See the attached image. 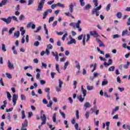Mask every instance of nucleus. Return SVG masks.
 Masks as SVG:
<instances>
[{"instance_id":"obj_39","label":"nucleus","mask_w":130,"mask_h":130,"mask_svg":"<svg viewBox=\"0 0 130 130\" xmlns=\"http://www.w3.org/2000/svg\"><path fill=\"white\" fill-rule=\"evenodd\" d=\"M82 94H83V97H86L87 95V90H82Z\"/></svg>"},{"instance_id":"obj_50","label":"nucleus","mask_w":130,"mask_h":130,"mask_svg":"<svg viewBox=\"0 0 130 130\" xmlns=\"http://www.w3.org/2000/svg\"><path fill=\"white\" fill-rule=\"evenodd\" d=\"M56 7H58L57 4H53L51 5V8L53 10L54 9H55Z\"/></svg>"},{"instance_id":"obj_18","label":"nucleus","mask_w":130,"mask_h":130,"mask_svg":"<svg viewBox=\"0 0 130 130\" xmlns=\"http://www.w3.org/2000/svg\"><path fill=\"white\" fill-rule=\"evenodd\" d=\"M77 99H78L80 102H84V100H85V98H82V95H77Z\"/></svg>"},{"instance_id":"obj_19","label":"nucleus","mask_w":130,"mask_h":130,"mask_svg":"<svg viewBox=\"0 0 130 130\" xmlns=\"http://www.w3.org/2000/svg\"><path fill=\"white\" fill-rule=\"evenodd\" d=\"M75 67H76V68H77V69H78V71L77 72H76V74L79 75V74H80V70L81 69V66H80V63H77Z\"/></svg>"},{"instance_id":"obj_6","label":"nucleus","mask_w":130,"mask_h":130,"mask_svg":"<svg viewBox=\"0 0 130 130\" xmlns=\"http://www.w3.org/2000/svg\"><path fill=\"white\" fill-rule=\"evenodd\" d=\"M41 119L43 120V121L41 123V124L42 125L46 123V116L45 115V114H43V115L41 116Z\"/></svg>"},{"instance_id":"obj_17","label":"nucleus","mask_w":130,"mask_h":130,"mask_svg":"<svg viewBox=\"0 0 130 130\" xmlns=\"http://www.w3.org/2000/svg\"><path fill=\"white\" fill-rule=\"evenodd\" d=\"M119 110V106H117L115 108V109H113L112 110V113H111V114L112 115H113V114H114V113L115 112H116V111H117L118 110Z\"/></svg>"},{"instance_id":"obj_60","label":"nucleus","mask_w":130,"mask_h":130,"mask_svg":"<svg viewBox=\"0 0 130 130\" xmlns=\"http://www.w3.org/2000/svg\"><path fill=\"white\" fill-rule=\"evenodd\" d=\"M32 22H29L27 24V28H31V26H32Z\"/></svg>"},{"instance_id":"obj_40","label":"nucleus","mask_w":130,"mask_h":130,"mask_svg":"<svg viewBox=\"0 0 130 130\" xmlns=\"http://www.w3.org/2000/svg\"><path fill=\"white\" fill-rule=\"evenodd\" d=\"M79 2L80 3V5L81 7H84L85 6V3L84 2V0H79Z\"/></svg>"},{"instance_id":"obj_11","label":"nucleus","mask_w":130,"mask_h":130,"mask_svg":"<svg viewBox=\"0 0 130 130\" xmlns=\"http://www.w3.org/2000/svg\"><path fill=\"white\" fill-rule=\"evenodd\" d=\"M51 53L53 56H54L55 59L56 60V61H58V53H57V52H52Z\"/></svg>"},{"instance_id":"obj_42","label":"nucleus","mask_w":130,"mask_h":130,"mask_svg":"<svg viewBox=\"0 0 130 130\" xmlns=\"http://www.w3.org/2000/svg\"><path fill=\"white\" fill-rule=\"evenodd\" d=\"M40 30H41V26H39L38 27H37V30H35V33H38Z\"/></svg>"},{"instance_id":"obj_56","label":"nucleus","mask_w":130,"mask_h":130,"mask_svg":"<svg viewBox=\"0 0 130 130\" xmlns=\"http://www.w3.org/2000/svg\"><path fill=\"white\" fill-rule=\"evenodd\" d=\"M68 36V33H66L62 37V40L63 41H64V39H66V37H67Z\"/></svg>"},{"instance_id":"obj_9","label":"nucleus","mask_w":130,"mask_h":130,"mask_svg":"<svg viewBox=\"0 0 130 130\" xmlns=\"http://www.w3.org/2000/svg\"><path fill=\"white\" fill-rule=\"evenodd\" d=\"M81 21L80 20H78L77 22L76 23V28H77L78 29V31L79 32H81L82 31V28L80 27V24H81Z\"/></svg>"},{"instance_id":"obj_63","label":"nucleus","mask_w":130,"mask_h":130,"mask_svg":"<svg viewBox=\"0 0 130 130\" xmlns=\"http://www.w3.org/2000/svg\"><path fill=\"white\" fill-rule=\"evenodd\" d=\"M65 55L66 56H68L70 55V51H69V50H66L65 51Z\"/></svg>"},{"instance_id":"obj_28","label":"nucleus","mask_w":130,"mask_h":130,"mask_svg":"<svg viewBox=\"0 0 130 130\" xmlns=\"http://www.w3.org/2000/svg\"><path fill=\"white\" fill-rule=\"evenodd\" d=\"M70 63V62L69 61H67L64 64V70H66L67 68H68V66H69V64Z\"/></svg>"},{"instance_id":"obj_51","label":"nucleus","mask_w":130,"mask_h":130,"mask_svg":"<svg viewBox=\"0 0 130 130\" xmlns=\"http://www.w3.org/2000/svg\"><path fill=\"white\" fill-rule=\"evenodd\" d=\"M6 93L7 94V98H8L9 99H11V98H12V95H11V93H10V92L8 91H7Z\"/></svg>"},{"instance_id":"obj_53","label":"nucleus","mask_w":130,"mask_h":130,"mask_svg":"<svg viewBox=\"0 0 130 130\" xmlns=\"http://www.w3.org/2000/svg\"><path fill=\"white\" fill-rule=\"evenodd\" d=\"M68 100H69V103H70V104H73V101L72 97H69Z\"/></svg>"},{"instance_id":"obj_2","label":"nucleus","mask_w":130,"mask_h":130,"mask_svg":"<svg viewBox=\"0 0 130 130\" xmlns=\"http://www.w3.org/2000/svg\"><path fill=\"white\" fill-rule=\"evenodd\" d=\"M69 12H65L64 14L66 16L68 17H71L72 16V14H73V12H74V4L73 3H70L69 6Z\"/></svg>"},{"instance_id":"obj_55","label":"nucleus","mask_w":130,"mask_h":130,"mask_svg":"<svg viewBox=\"0 0 130 130\" xmlns=\"http://www.w3.org/2000/svg\"><path fill=\"white\" fill-rule=\"evenodd\" d=\"M49 105H47V107H51V106H52V101H49Z\"/></svg>"},{"instance_id":"obj_23","label":"nucleus","mask_w":130,"mask_h":130,"mask_svg":"<svg viewBox=\"0 0 130 130\" xmlns=\"http://www.w3.org/2000/svg\"><path fill=\"white\" fill-rule=\"evenodd\" d=\"M115 70V67L112 66L109 68L108 71L109 72H114Z\"/></svg>"},{"instance_id":"obj_10","label":"nucleus","mask_w":130,"mask_h":130,"mask_svg":"<svg viewBox=\"0 0 130 130\" xmlns=\"http://www.w3.org/2000/svg\"><path fill=\"white\" fill-rule=\"evenodd\" d=\"M89 35H90L91 36H93V37H98L99 36V35H98V33H97L96 31H90Z\"/></svg>"},{"instance_id":"obj_52","label":"nucleus","mask_w":130,"mask_h":130,"mask_svg":"<svg viewBox=\"0 0 130 130\" xmlns=\"http://www.w3.org/2000/svg\"><path fill=\"white\" fill-rule=\"evenodd\" d=\"M23 19H25V16L24 15L22 14L19 16V20L20 21H22Z\"/></svg>"},{"instance_id":"obj_25","label":"nucleus","mask_w":130,"mask_h":130,"mask_svg":"<svg viewBox=\"0 0 130 130\" xmlns=\"http://www.w3.org/2000/svg\"><path fill=\"white\" fill-rule=\"evenodd\" d=\"M52 48H53V46H52V45L50 44L47 45L46 49H48V50H49L52 49Z\"/></svg>"},{"instance_id":"obj_26","label":"nucleus","mask_w":130,"mask_h":130,"mask_svg":"<svg viewBox=\"0 0 130 130\" xmlns=\"http://www.w3.org/2000/svg\"><path fill=\"white\" fill-rule=\"evenodd\" d=\"M129 64H130V62L127 61L126 64H125L123 65L124 69H128V66H129Z\"/></svg>"},{"instance_id":"obj_14","label":"nucleus","mask_w":130,"mask_h":130,"mask_svg":"<svg viewBox=\"0 0 130 130\" xmlns=\"http://www.w3.org/2000/svg\"><path fill=\"white\" fill-rule=\"evenodd\" d=\"M8 67L9 69H15V67H14V64L11 63V61H10V60H9L8 61Z\"/></svg>"},{"instance_id":"obj_22","label":"nucleus","mask_w":130,"mask_h":130,"mask_svg":"<svg viewBox=\"0 0 130 130\" xmlns=\"http://www.w3.org/2000/svg\"><path fill=\"white\" fill-rule=\"evenodd\" d=\"M14 36L17 37V38H19V37H20V31L14 32Z\"/></svg>"},{"instance_id":"obj_12","label":"nucleus","mask_w":130,"mask_h":130,"mask_svg":"<svg viewBox=\"0 0 130 130\" xmlns=\"http://www.w3.org/2000/svg\"><path fill=\"white\" fill-rule=\"evenodd\" d=\"M10 2L8 0H2L1 3H0V7L2 8L3 6H6Z\"/></svg>"},{"instance_id":"obj_64","label":"nucleus","mask_w":130,"mask_h":130,"mask_svg":"<svg viewBox=\"0 0 130 130\" xmlns=\"http://www.w3.org/2000/svg\"><path fill=\"white\" fill-rule=\"evenodd\" d=\"M13 110V108L10 109H6V112H11Z\"/></svg>"},{"instance_id":"obj_37","label":"nucleus","mask_w":130,"mask_h":130,"mask_svg":"<svg viewBox=\"0 0 130 130\" xmlns=\"http://www.w3.org/2000/svg\"><path fill=\"white\" fill-rule=\"evenodd\" d=\"M40 44V43L39 41H36L34 44V46H36L37 47L39 46V45Z\"/></svg>"},{"instance_id":"obj_3","label":"nucleus","mask_w":130,"mask_h":130,"mask_svg":"<svg viewBox=\"0 0 130 130\" xmlns=\"http://www.w3.org/2000/svg\"><path fill=\"white\" fill-rule=\"evenodd\" d=\"M44 4H45V0H41L40 2L39 3L38 10L39 11H42V8H43Z\"/></svg>"},{"instance_id":"obj_32","label":"nucleus","mask_w":130,"mask_h":130,"mask_svg":"<svg viewBox=\"0 0 130 130\" xmlns=\"http://www.w3.org/2000/svg\"><path fill=\"white\" fill-rule=\"evenodd\" d=\"M91 5L90 4H87L85 7V10H86L88 11V10H90V8H91Z\"/></svg>"},{"instance_id":"obj_1","label":"nucleus","mask_w":130,"mask_h":130,"mask_svg":"<svg viewBox=\"0 0 130 130\" xmlns=\"http://www.w3.org/2000/svg\"><path fill=\"white\" fill-rule=\"evenodd\" d=\"M12 19L13 21H15L16 22H18V18L17 17L13 16L12 17L9 16L7 18H1V20L4 21L6 24H10L11 22H12Z\"/></svg>"},{"instance_id":"obj_31","label":"nucleus","mask_w":130,"mask_h":130,"mask_svg":"<svg viewBox=\"0 0 130 130\" xmlns=\"http://www.w3.org/2000/svg\"><path fill=\"white\" fill-rule=\"evenodd\" d=\"M86 37H87V39H86V42H88V41H89V40H90V38H91V35L89 34H86Z\"/></svg>"},{"instance_id":"obj_46","label":"nucleus","mask_w":130,"mask_h":130,"mask_svg":"<svg viewBox=\"0 0 130 130\" xmlns=\"http://www.w3.org/2000/svg\"><path fill=\"white\" fill-rule=\"evenodd\" d=\"M21 100H22V101L26 100V96H25V95H24V94H21Z\"/></svg>"},{"instance_id":"obj_33","label":"nucleus","mask_w":130,"mask_h":130,"mask_svg":"<svg viewBox=\"0 0 130 130\" xmlns=\"http://www.w3.org/2000/svg\"><path fill=\"white\" fill-rule=\"evenodd\" d=\"M74 127L76 130H81V128H79V123H76L74 125Z\"/></svg>"},{"instance_id":"obj_61","label":"nucleus","mask_w":130,"mask_h":130,"mask_svg":"<svg viewBox=\"0 0 130 130\" xmlns=\"http://www.w3.org/2000/svg\"><path fill=\"white\" fill-rule=\"evenodd\" d=\"M36 78L37 80L39 79V78H40V74H39V73H38L37 74V75H36Z\"/></svg>"},{"instance_id":"obj_13","label":"nucleus","mask_w":130,"mask_h":130,"mask_svg":"<svg viewBox=\"0 0 130 130\" xmlns=\"http://www.w3.org/2000/svg\"><path fill=\"white\" fill-rule=\"evenodd\" d=\"M25 124H22V127L21 130H27V128H24L25 127H27L28 126V121L27 120H25Z\"/></svg>"},{"instance_id":"obj_38","label":"nucleus","mask_w":130,"mask_h":130,"mask_svg":"<svg viewBox=\"0 0 130 130\" xmlns=\"http://www.w3.org/2000/svg\"><path fill=\"white\" fill-rule=\"evenodd\" d=\"M21 114H22V119H24V118L26 117V116L25 115V111H22Z\"/></svg>"},{"instance_id":"obj_36","label":"nucleus","mask_w":130,"mask_h":130,"mask_svg":"<svg viewBox=\"0 0 130 130\" xmlns=\"http://www.w3.org/2000/svg\"><path fill=\"white\" fill-rule=\"evenodd\" d=\"M15 30V27H11L10 29H9V34H13V31Z\"/></svg>"},{"instance_id":"obj_4","label":"nucleus","mask_w":130,"mask_h":130,"mask_svg":"<svg viewBox=\"0 0 130 130\" xmlns=\"http://www.w3.org/2000/svg\"><path fill=\"white\" fill-rule=\"evenodd\" d=\"M49 13H52V10L48 9V10H46L43 14V19H46V17H47V15H48V14H49Z\"/></svg>"},{"instance_id":"obj_21","label":"nucleus","mask_w":130,"mask_h":130,"mask_svg":"<svg viewBox=\"0 0 130 130\" xmlns=\"http://www.w3.org/2000/svg\"><path fill=\"white\" fill-rule=\"evenodd\" d=\"M108 84V81L106 80H104L102 82V86L103 87V86H105L106 85Z\"/></svg>"},{"instance_id":"obj_57","label":"nucleus","mask_w":130,"mask_h":130,"mask_svg":"<svg viewBox=\"0 0 130 130\" xmlns=\"http://www.w3.org/2000/svg\"><path fill=\"white\" fill-rule=\"evenodd\" d=\"M58 7H60V8H64V5L62 4L61 3H57Z\"/></svg>"},{"instance_id":"obj_35","label":"nucleus","mask_w":130,"mask_h":130,"mask_svg":"<svg viewBox=\"0 0 130 130\" xmlns=\"http://www.w3.org/2000/svg\"><path fill=\"white\" fill-rule=\"evenodd\" d=\"M93 3L94 4L95 8H96V7H98V0H93Z\"/></svg>"},{"instance_id":"obj_16","label":"nucleus","mask_w":130,"mask_h":130,"mask_svg":"<svg viewBox=\"0 0 130 130\" xmlns=\"http://www.w3.org/2000/svg\"><path fill=\"white\" fill-rule=\"evenodd\" d=\"M52 120L53 121V122H54L55 123H56V122H57V121L56 120V113H54L53 114V117H52Z\"/></svg>"},{"instance_id":"obj_8","label":"nucleus","mask_w":130,"mask_h":130,"mask_svg":"<svg viewBox=\"0 0 130 130\" xmlns=\"http://www.w3.org/2000/svg\"><path fill=\"white\" fill-rule=\"evenodd\" d=\"M17 100H18V95H16V94H13V102L14 106L16 105V104L17 103Z\"/></svg>"},{"instance_id":"obj_54","label":"nucleus","mask_w":130,"mask_h":130,"mask_svg":"<svg viewBox=\"0 0 130 130\" xmlns=\"http://www.w3.org/2000/svg\"><path fill=\"white\" fill-rule=\"evenodd\" d=\"M50 88H45V92H46V93H50Z\"/></svg>"},{"instance_id":"obj_62","label":"nucleus","mask_w":130,"mask_h":130,"mask_svg":"<svg viewBox=\"0 0 130 130\" xmlns=\"http://www.w3.org/2000/svg\"><path fill=\"white\" fill-rule=\"evenodd\" d=\"M53 3H54V0H53V1H50V2H47V5H51L53 4Z\"/></svg>"},{"instance_id":"obj_43","label":"nucleus","mask_w":130,"mask_h":130,"mask_svg":"<svg viewBox=\"0 0 130 130\" xmlns=\"http://www.w3.org/2000/svg\"><path fill=\"white\" fill-rule=\"evenodd\" d=\"M6 75L8 79H12V75H11V74L6 73Z\"/></svg>"},{"instance_id":"obj_29","label":"nucleus","mask_w":130,"mask_h":130,"mask_svg":"<svg viewBox=\"0 0 130 130\" xmlns=\"http://www.w3.org/2000/svg\"><path fill=\"white\" fill-rule=\"evenodd\" d=\"M58 82H59V87L60 88H61V87L62 86V84H63V82L61 81V80H60V79H58Z\"/></svg>"},{"instance_id":"obj_59","label":"nucleus","mask_w":130,"mask_h":130,"mask_svg":"<svg viewBox=\"0 0 130 130\" xmlns=\"http://www.w3.org/2000/svg\"><path fill=\"white\" fill-rule=\"evenodd\" d=\"M53 20H54V17H50L49 19V23H50V22H52Z\"/></svg>"},{"instance_id":"obj_47","label":"nucleus","mask_w":130,"mask_h":130,"mask_svg":"<svg viewBox=\"0 0 130 130\" xmlns=\"http://www.w3.org/2000/svg\"><path fill=\"white\" fill-rule=\"evenodd\" d=\"M2 48L3 51H7V49H6V45H5V44H2Z\"/></svg>"},{"instance_id":"obj_27","label":"nucleus","mask_w":130,"mask_h":130,"mask_svg":"<svg viewBox=\"0 0 130 130\" xmlns=\"http://www.w3.org/2000/svg\"><path fill=\"white\" fill-rule=\"evenodd\" d=\"M44 29L45 31H46V35H48V29L46 27V24H45L44 25Z\"/></svg>"},{"instance_id":"obj_5","label":"nucleus","mask_w":130,"mask_h":130,"mask_svg":"<svg viewBox=\"0 0 130 130\" xmlns=\"http://www.w3.org/2000/svg\"><path fill=\"white\" fill-rule=\"evenodd\" d=\"M69 38L70 39V41L68 42V44L69 45H71V44H76L77 42L76 41V40L75 39H73V37H72V36H69Z\"/></svg>"},{"instance_id":"obj_30","label":"nucleus","mask_w":130,"mask_h":130,"mask_svg":"<svg viewBox=\"0 0 130 130\" xmlns=\"http://www.w3.org/2000/svg\"><path fill=\"white\" fill-rule=\"evenodd\" d=\"M117 17L118 19H121V17H122V14L120 12H118L117 13Z\"/></svg>"},{"instance_id":"obj_24","label":"nucleus","mask_w":130,"mask_h":130,"mask_svg":"<svg viewBox=\"0 0 130 130\" xmlns=\"http://www.w3.org/2000/svg\"><path fill=\"white\" fill-rule=\"evenodd\" d=\"M85 41H86V35H84L82 40V43H83V46H85V45H86Z\"/></svg>"},{"instance_id":"obj_49","label":"nucleus","mask_w":130,"mask_h":130,"mask_svg":"<svg viewBox=\"0 0 130 130\" xmlns=\"http://www.w3.org/2000/svg\"><path fill=\"white\" fill-rule=\"evenodd\" d=\"M56 70L57 71V72L59 73H60V72H59V66L58 65V64H56Z\"/></svg>"},{"instance_id":"obj_44","label":"nucleus","mask_w":130,"mask_h":130,"mask_svg":"<svg viewBox=\"0 0 130 130\" xmlns=\"http://www.w3.org/2000/svg\"><path fill=\"white\" fill-rule=\"evenodd\" d=\"M110 7H111V5L110 4H108L107 6L106 10V11H107V12H108V11H109L110 10Z\"/></svg>"},{"instance_id":"obj_15","label":"nucleus","mask_w":130,"mask_h":130,"mask_svg":"<svg viewBox=\"0 0 130 130\" xmlns=\"http://www.w3.org/2000/svg\"><path fill=\"white\" fill-rule=\"evenodd\" d=\"M84 107H85V110H87V108H90L91 107V105H90V103L86 102L84 105Z\"/></svg>"},{"instance_id":"obj_41","label":"nucleus","mask_w":130,"mask_h":130,"mask_svg":"<svg viewBox=\"0 0 130 130\" xmlns=\"http://www.w3.org/2000/svg\"><path fill=\"white\" fill-rule=\"evenodd\" d=\"M69 25L71 26V27H73V28H76V23H75V22L70 23Z\"/></svg>"},{"instance_id":"obj_20","label":"nucleus","mask_w":130,"mask_h":130,"mask_svg":"<svg viewBox=\"0 0 130 130\" xmlns=\"http://www.w3.org/2000/svg\"><path fill=\"white\" fill-rule=\"evenodd\" d=\"M127 32H128L127 29H126L125 30H123L122 32V36H124V35H127V36H129L130 34H127Z\"/></svg>"},{"instance_id":"obj_58","label":"nucleus","mask_w":130,"mask_h":130,"mask_svg":"<svg viewBox=\"0 0 130 130\" xmlns=\"http://www.w3.org/2000/svg\"><path fill=\"white\" fill-rule=\"evenodd\" d=\"M56 90L57 91V92H60V91H61V87H56Z\"/></svg>"},{"instance_id":"obj_48","label":"nucleus","mask_w":130,"mask_h":130,"mask_svg":"<svg viewBox=\"0 0 130 130\" xmlns=\"http://www.w3.org/2000/svg\"><path fill=\"white\" fill-rule=\"evenodd\" d=\"M59 113L61 114L63 118H66V114L64 113L61 112V111H59Z\"/></svg>"},{"instance_id":"obj_45","label":"nucleus","mask_w":130,"mask_h":130,"mask_svg":"<svg viewBox=\"0 0 130 130\" xmlns=\"http://www.w3.org/2000/svg\"><path fill=\"white\" fill-rule=\"evenodd\" d=\"M100 75V74H99V73L94 72L93 73V77H94V78H97V77H99Z\"/></svg>"},{"instance_id":"obj_34","label":"nucleus","mask_w":130,"mask_h":130,"mask_svg":"<svg viewBox=\"0 0 130 130\" xmlns=\"http://www.w3.org/2000/svg\"><path fill=\"white\" fill-rule=\"evenodd\" d=\"M93 88H94V87L93 86H87V87H86V89L88 91H91L93 89Z\"/></svg>"},{"instance_id":"obj_7","label":"nucleus","mask_w":130,"mask_h":130,"mask_svg":"<svg viewBox=\"0 0 130 130\" xmlns=\"http://www.w3.org/2000/svg\"><path fill=\"white\" fill-rule=\"evenodd\" d=\"M101 8H102V6L101 5H100V6L98 7H94V8L92 11L91 14L92 15L95 14V12H96V11L98 12V11H99L101 9Z\"/></svg>"}]
</instances>
